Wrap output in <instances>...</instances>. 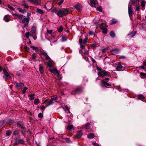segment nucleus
Returning a JSON list of instances; mask_svg holds the SVG:
<instances>
[{
  "instance_id": "f257e3e1",
  "label": "nucleus",
  "mask_w": 146,
  "mask_h": 146,
  "mask_svg": "<svg viewBox=\"0 0 146 146\" xmlns=\"http://www.w3.org/2000/svg\"><path fill=\"white\" fill-rule=\"evenodd\" d=\"M68 11L66 9H60L59 8H54L51 10V12L52 14L55 13L60 17L67 15L68 13Z\"/></svg>"
},
{
  "instance_id": "f03ea898",
  "label": "nucleus",
  "mask_w": 146,
  "mask_h": 146,
  "mask_svg": "<svg viewBox=\"0 0 146 146\" xmlns=\"http://www.w3.org/2000/svg\"><path fill=\"white\" fill-rule=\"evenodd\" d=\"M98 74L100 77H103L104 76H110L109 72L104 70L98 72Z\"/></svg>"
},
{
  "instance_id": "7ed1b4c3",
  "label": "nucleus",
  "mask_w": 146,
  "mask_h": 146,
  "mask_svg": "<svg viewBox=\"0 0 146 146\" xmlns=\"http://www.w3.org/2000/svg\"><path fill=\"white\" fill-rule=\"evenodd\" d=\"M22 21L23 23H24V27H28L29 22V19L28 18H24L22 20Z\"/></svg>"
},
{
  "instance_id": "20e7f679",
  "label": "nucleus",
  "mask_w": 146,
  "mask_h": 146,
  "mask_svg": "<svg viewBox=\"0 0 146 146\" xmlns=\"http://www.w3.org/2000/svg\"><path fill=\"white\" fill-rule=\"evenodd\" d=\"M4 75L3 76V78L5 79H7L10 77L9 74L7 72L6 69H4L3 70Z\"/></svg>"
},
{
  "instance_id": "39448f33",
  "label": "nucleus",
  "mask_w": 146,
  "mask_h": 146,
  "mask_svg": "<svg viewBox=\"0 0 146 146\" xmlns=\"http://www.w3.org/2000/svg\"><path fill=\"white\" fill-rule=\"evenodd\" d=\"M12 14L15 18L17 19L18 18L21 20H22L23 17L24 16V15H22L20 14H18L16 13H12Z\"/></svg>"
},
{
  "instance_id": "423d86ee",
  "label": "nucleus",
  "mask_w": 146,
  "mask_h": 146,
  "mask_svg": "<svg viewBox=\"0 0 146 146\" xmlns=\"http://www.w3.org/2000/svg\"><path fill=\"white\" fill-rule=\"evenodd\" d=\"M110 79L109 78H106L102 81V83L104 84L105 86H110L111 84H110L108 83H107V82H108V81Z\"/></svg>"
},
{
  "instance_id": "0eeeda50",
  "label": "nucleus",
  "mask_w": 146,
  "mask_h": 146,
  "mask_svg": "<svg viewBox=\"0 0 146 146\" xmlns=\"http://www.w3.org/2000/svg\"><path fill=\"white\" fill-rule=\"evenodd\" d=\"M90 5L92 7H95L97 4L98 2L96 0H90Z\"/></svg>"
},
{
  "instance_id": "6e6552de",
  "label": "nucleus",
  "mask_w": 146,
  "mask_h": 146,
  "mask_svg": "<svg viewBox=\"0 0 146 146\" xmlns=\"http://www.w3.org/2000/svg\"><path fill=\"white\" fill-rule=\"evenodd\" d=\"M74 7L78 11H80L82 10V7L80 4H78L75 5Z\"/></svg>"
},
{
  "instance_id": "1a4fd4ad",
  "label": "nucleus",
  "mask_w": 146,
  "mask_h": 146,
  "mask_svg": "<svg viewBox=\"0 0 146 146\" xmlns=\"http://www.w3.org/2000/svg\"><path fill=\"white\" fill-rule=\"evenodd\" d=\"M119 50L117 48H113L111 51V53L114 55L118 54L119 52Z\"/></svg>"
},
{
  "instance_id": "9d476101",
  "label": "nucleus",
  "mask_w": 146,
  "mask_h": 146,
  "mask_svg": "<svg viewBox=\"0 0 146 146\" xmlns=\"http://www.w3.org/2000/svg\"><path fill=\"white\" fill-rule=\"evenodd\" d=\"M31 32L34 35L36 34V27L35 26H33L31 28Z\"/></svg>"
},
{
  "instance_id": "9b49d317",
  "label": "nucleus",
  "mask_w": 146,
  "mask_h": 146,
  "mask_svg": "<svg viewBox=\"0 0 146 146\" xmlns=\"http://www.w3.org/2000/svg\"><path fill=\"white\" fill-rule=\"evenodd\" d=\"M16 86L17 88L21 89L24 86V84L21 82L17 83Z\"/></svg>"
},
{
  "instance_id": "f8f14e48",
  "label": "nucleus",
  "mask_w": 146,
  "mask_h": 146,
  "mask_svg": "<svg viewBox=\"0 0 146 146\" xmlns=\"http://www.w3.org/2000/svg\"><path fill=\"white\" fill-rule=\"evenodd\" d=\"M76 93H80L82 92V89L80 87H77L75 90Z\"/></svg>"
},
{
  "instance_id": "ddd939ff",
  "label": "nucleus",
  "mask_w": 146,
  "mask_h": 146,
  "mask_svg": "<svg viewBox=\"0 0 146 146\" xmlns=\"http://www.w3.org/2000/svg\"><path fill=\"white\" fill-rule=\"evenodd\" d=\"M117 63V64L118 65V66L116 68V69L117 71H120L123 68V66L120 64L119 62H118Z\"/></svg>"
},
{
  "instance_id": "4468645a",
  "label": "nucleus",
  "mask_w": 146,
  "mask_h": 146,
  "mask_svg": "<svg viewBox=\"0 0 146 146\" xmlns=\"http://www.w3.org/2000/svg\"><path fill=\"white\" fill-rule=\"evenodd\" d=\"M10 17V16L9 15H5L4 18V21L6 22H8L9 21L10 19H9V18Z\"/></svg>"
},
{
  "instance_id": "2eb2a0df",
  "label": "nucleus",
  "mask_w": 146,
  "mask_h": 146,
  "mask_svg": "<svg viewBox=\"0 0 146 146\" xmlns=\"http://www.w3.org/2000/svg\"><path fill=\"white\" fill-rule=\"evenodd\" d=\"M133 9L131 7H130L128 6V13L129 16H131L132 15L133 13Z\"/></svg>"
},
{
  "instance_id": "dca6fc26",
  "label": "nucleus",
  "mask_w": 146,
  "mask_h": 146,
  "mask_svg": "<svg viewBox=\"0 0 146 146\" xmlns=\"http://www.w3.org/2000/svg\"><path fill=\"white\" fill-rule=\"evenodd\" d=\"M49 70L52 73L54 74H56L58 71L56 68H54L53 69L50 68L49 69Z\"/></svg>"
},
{
  "instance_id": "f3484780",
  "label": "nucleus",
  "mask_w": 146,
  "mask_h": 146,
  "mask_svg": "<svg viewBox=\"0 0 146 146\" xmlns=\"http://www.w3.org/2000/svg\"><path fill=\"white\" fill-rule=\"evenodd\" d=\"M41 4L40 0H35L34 1L33 4H34L35 5H38Z\"/></svg>"
},
{
  "instance_id": "a211bd4d",
  "label": "nucleus",
  "mask_w": 146,
  "mask_h": 146,
  "mask_svg": "<svg viewBox=\"0 0 146 146\" xmlns=\"http://www.w3.org/2000/svg\"><path fill=\"white\" fill-rule=\"evenodd\" d=\"M82 135V131L81 130L78 132L77 135V137L78 138L81 137Z\"/></svg>"
},
{
  "instance_id": "6ab92c4d",
  "label": "nucleus",
  "mask_w": 146,
  "mask_h": 146,
  "mask_svg": "<svg viewBox=\"0 0 146 146\" xmlns=\"http://www.w3.org/2000/svg\"><path fill=\"white\" fill-rule=\"evenodd\" d=\"M88 137L90 139H92L94 137V135L92 133H90L87 135Z\"/></svg>"
},
{
  "instance_id": "aec40b11",
  "label": "nucleus",
  "mask_w": 146,
  "mask_h": 146,
  "mask_svg": "<svg viewBox=\"0 0 146 146\" xmlns=\"http://www.w3.org/2000/svg\"><path fill=\"white\" fill-rule=\"evenodd\" d=\"M36 11L38 13L41 14H43L44 13V11L42 10L39 9H37L36 10Z\"/></svg>"
},
{
  "instance_id": "412c9836",
  "label": "nucleus",
  "mask_w": 146,
  "mask_h": 146,
  "mask_svg": "<svg viewBox=\"0 0 146 146\" xmlns=\"http://www.w3.org/2000/svg\"><path fill=\"white\" fill-rule=\"evenodd\" d=\"M54 103V102L52 100L50 99V100L48 102V104L46 105V107H47L52 104Z\"/></svg>"
},
{
  "instance_id": "4be33fe9",
  "label": "nucleus",
  "mask_w": 146,
  "mask_h": 146,
  "mask_svg": "<svg viewBox=\"0 0 146 146\" xmlns=\"http://www.w3.org/2000/svg\"><path fill=\"white\" fill-rule=\"evenodd\" d=\"M43 67L41 65H39V70L41 73H42L43 72Z\"/></svg>"
},
{
  "instance_id": "5701e85b",
  "label": "nucleus",
  "mask_w": 146,
  "mask_h": 146,
  "mask_svg": "<svg viewBox=\"0 0 146 146\" xmlns=\"http://www.w3.org/2000/svg\"><path fill=\"white\" fill-rule=\"evenodd\" d=\"M18 142H19L20 144H25V141L23 139H18Z\"/></svg>"
},
{
  "instance_id": "b1692460",
  "label": "nucleus",
  "mask_w": 146,
  "mask_h": 146,
  "mask_svg": "<svg viewBox=\"0 0 146 146\" xmlns=\"http://www.w3.org/2000/svg\"><path fill=\"white\" fill-rule=\"evenodd\" d=\"M140 75L141 76V78L146 77V74L145 73L141 72L140 73Z\"/></svg>"
},
{
  "instance_id": "393cba45",
  "label": "nucleus",
  "mask_w": 146,
  "mask_h": 146,
  "mask_svg": "<svg viewBox=\"0 0 146 146\" xmlns=\"http://www.w3.org/2000/svg\"><path fill=\"white\" fill-rule=\"evenodd\" d=\"M47 65L50 68L52 66V64L50 60H49L47 62Z\"/></svg>"
},
{
  "instance_id": "a878e982",
  "label": "nucleus",
  "mask_w": 146,
  "mask_h": 146,
  "mask_svg": "<svg viewBox=\"0 0 146 146\" xmlns=\"http://www.w3.org/2000/svg\"><path fill=\"white\" fill-rule=\"evenodd\" d=\"M22 5L24 6L26 8H27L29 7L28 4L25 1L23 2Z\"/></svg>"
},
{
  "instance_id": "bb28decb",
  "label": "nucleus",
  "mask_w": 146,
  "mask_h": 146,
  "mask_svg": "<svg viewBox=\"0 0 146 146\" xmlns=\"http://www.w3.org/2000/svg\"><path fill=\"white\" fill-rule=\"evenodd\" d=\"M90 124L88 123H87L86 124L84 127V128H85L86 129H88L90 128Z\"/></svg>"
},
{
  "instance_id": "cd10ccee",
  "label": "nucleus",
  "mask_w": 146,
  "mask_h": 146,
  "mask_svg": "<svg viewBox=\"0 0 146 146\" xmlns=\"http://www.w3.org/2000/svg\"><path fill=\"white\" fill-rule=\"evenodd\" d=\"M117 23V21L115 19L111 20L110 21V24L111 25H113L116 23Z\"/></svg>"
},
{
  "instance_id": "c85d7f7f",
  "label": "nucleus",
  "mask_w": 146,
  "mask_h": 146,
  "mask_svg": "<svg viewBox=\"0 0 146 146\" xmlns=\"http://www.w3.org/2000/svg\"><path fill=\"white\" fill-rule=\"evenodd\" d=\"M19 144H20L19 142H18V139H16L15 142L13 144V145L14 146H15V145H18Z\"/></svg>"
},
{
  "instance_id": "c756f323",
  "label": "nucleus",
  "mask_w": 146,
  "mask_h": 146,
  "mask_svg": "<svg viewBox=\"0 0 146 146\" xmlns=\"http://www.w3.org/2000/svg\"><path fill=\"white\" fill-rule=\"evenodd\" d=\"M110 36L112 38H114L115 36V35L113 31H111L110 33Z\"/></svg>"
},
{
  "instance_id": "7c9ffc66",
  "label": "nucleus",
  "mask_w": 146,
  "mask_h": 146,
  "mask_svg": "<svg viewBox=\"0 0 146 146\" xmlns=\"http://www.w3.org/2000/svg\"><path fill=\"white\" fill-rule=\"evenodd\" d=\"M141 6L142 7H144L145 6V2L144 1H142L141 2Z\"/></svg>"
},
{
  "instance_id": "2f4dec72",
  "label": "nucleus",
  "mask_w": 146,
  "mask_h": 146,
  "mask_svg": "<svg viewBox=\"0 0 146 146\" xmlns=\"http://www.w3.org/2000/svg\"><path fill=\"white\" fill-rule=\"evenodd\" d=\"M39 103V101L38 99H36L34 101V103L35 105H37Z\"/></svg>"
},
{
  "instance_id": "473e14b6",
  "label": "nucleus",
  "mask_w": 146,
  "mask_h": 146,
  "mask_svg": "<svg viewBox=\"0 0 146 146\" xmlns=\"http://www.w3.org/2000/svg\"><path fill=\"white\" fill-rule=\"evenodd\" d=\"M37 56L36 54L34 53L32 56V59L34 60H35L36 59V58Z\"/></svg>"
},
{
  "instance_id": "72a5a7b5",
  "label": "nucleus",
  "mask_w": 146,
  "mask_h": 146,
  "mask_svg": "<svg viewBox=\"0 0 146 146\" xmlns=\"http://www.w3.org/2000/svg\"><path fill=\"white\" fill-rule=\"evenodd\" d=\"M106 26V25L104 24V23H102L101 24L100 26V27L101 29H103V28H105V27Z\"/></svg>"
},
{
  "instance_id": "f704fd0d",
  "label": "nucleus",
  "mask_w": 146,
  "mask_h": 146,
  "mask_svg": "<svg viewBox=\"0 0 146 146\" xmlns=\"http://www.w3.org/2000/svg\"><path fill=\"white\" fill-rule=\"evenodd\" d=\"M103 30L102 33L104 34H107V29L106 28H103L102 29Z\"/></svg>"
},
{
  "instance_id": "c9c22d12",
  "label": "nucleus",
  "mask_w": 146,
  "mask_h": 146,
  "mask_svg": "<svg viewBox=\"0 0 146 146\" xmlns=\"http://www.w3.org/2000/svg\"><path fill=\"white\" fill-rule=\"evenodd\" d=\"M19 134V131L17 130H15L13 132V134L14 135H17Z\"/></svg>"
},
{
  "instance_id": "e433bc0d",
  "label": "nucleus",
  "mask_w": 146,
  "mask_h": 146,
  "mask_svg": "<svg viewBox=\"0 0 146 146\" xmlns=\"http://www.w3.org/2000/svg\"><path fill=\"white\" fill-rule=\"evenodd\" d=\"M67 40V38L65 36H63L62 38V42L66 41Z\"/></svg>"
},
{
  "instance_id": "4c0bfd02",
  "label": "nucleus",
  "mask_w": 146,
  "mask_h": 146,
  "mask_svg": "<svg viewBox=\"0 0 146 146\" xmlns=\"http://www.w3.org/2000/svg\"><path fill=\"white\" fill-rule=\"evenodd\" d=\"M35 95L34 94H33L32 95L30 94L29 95V97L31 98V100H33L34 99Z\"/></svg>"
},
{
  "instance_id": "58836bf2",
  "label": "nucleus",
  "mask_w": 146,
  "mask_h": 146,
  "mask_svg": "<svg viewBox=\"0 0 146 146\" xmlns=\"http://www.w3.org/2000/svg\"><path fill=\"white\" fill-rule=\"evenodd\" d=\"M8 7L11 10L14 11L15 9V8H14L13 7L9 5H8Z\"/></svg>"
},
{
  "instance_id": "ea45409f",
  "label": "nucleus",
  "mask_w": 146,
  "mask_h": 146,
  "mask_svg": "<svg viewBox=\"0 0 146 146\" xmlns=\"http://www.w3.org/2000/svg\"><path fill=\"white\" fill-rule=\"evenodd\" d=\"M138 98L139 99L142 100L144 98V97L143 95H139Z\"/></svg>"
},
{
  "instance_id": "a19ab883",
  "label": "nucleus",
  "mask_w": 146,
  "mask_h": 146,
  "mask_svg": "<svg viewBox=\"0 0 146 146\" xmlns=\"http://www.w3.org/2000/svg\"><path fill=\"white\" fill-rule=\"evenodd\" d=\"M73 128V126L72 125H70L68 126V129L69 130H70Z\"/></svg>"
},
{
  "instance_id": "79ce46f5",
  "label": "nucleus",
  "mask_w": 146,
  "mask_h": 146,
  "mask_svg": "<svg viewBox=\"0 0 146 146\" xmlns=\"http://www.w3.org/2000/svg\"><path fill=\"white\" fill-rule=\"evenodd\" d=\"M28 89V88L27 87H25L24 88L23 90V94L25 93L26 92L27 90Z\"/></svg>"
},
{
  "instance_id": "37998d69",
  "label": "nucleus",
  "mask_w": 146,
  "mask_h": 146,
  "mask_svg": "<svg viewBox=\"0 0 146 146\" xmlns=\"http://www.w3.org/2000/svg\"><path fill=\"white\" fill-rule=\"evenodd\" d=\"M82 51L83 53L85 54L87 52V50L85 49V48L82 49Z\"/></svg>"
},
{
  "instance_id": "c03bdc74",
  "label": "nucleus",
  "mask_w": 146,
  "mask_h": 146,
  "mask_svg": "<svg viewBox=\"0 0 146 146\" xmlns=\"http://www.w3.org/2000/svg\"><path fill=\"white\" fill-rule=\"evenodd\" d=\"M25 35L26 37L28 38L29 37V32L26 33L25 34Z\"/></svg>"
},
{
  "instance_id": "a18cd8bd",
  "label": "nucleus",
  "mask_w": 146,
  "mask_h": 146,
  "mask_svg": "<svg viewBox=\"0 0 146 146\" xmlns=\"http://www.w3.org/2000/svg\"><path fill=\"white\" fill-rule=\"evenodd\" d=\"M51 100H57L58 99L57 98V97H54V96H53L52 97L51 99Z\"/></svg>"
},
{
  "instance_id": "49530a36",
  "label": "nucleus",
  "mask_w": 146,
  "mask_h": 146,
  "mask_svg": "<svg viewBox=\"0 0 146 146\" xmlns=\"http://www.w3.org/2000/svg\"><path fill=\"white\" fill-rule=\"evenodd\" d=\"M24 48L25 51L27 52H29L30 50V48L27 46H25Z\"/></svg>"
},
{
  "instance_id": "de8ad7c7",
  "label": "nucleus",
  "mask_w": 146,
  "mask_h": 146,
  "mask_svg": "<svg viewBox=\"0 0 146 146\" xmlns=\"http://www.w3.org/2000/svg\"><path fill=\"white\" fill-rule=\"evenodd\" d=\"M63 29V28L62 27H60L58 29V32L59 33L61 32Z\"/></svg>"
},
{
  "instance_id": "09e8293b",
  "label": "nucleus",
  "mask_w": 146,
  "mask_h": 146,
  "mask_svg": "<svg viewBox=\"0 0 146 146\" xmlns=\"http://www.w3.org/2000/svg\"><path fill=\"white\" fill-rule=\"evenodd\" d=\"M31 47L32 48L33 50H36L38 49V47H35L33 46H32Z\"/></svg>"
},
{
  "instance_id": "8fccbe9b",
  "label": "nucleus",
  "mask_w": 146,
  "mask_h": 146,
  "mask_svg": "<svg viewBox=\"0 0 146 146\" xmlns=\"http://www.w3.org/2000/svg\"><path fill=\"white\" fill-rule=\"evenodd\" d=\"M46 58V60H49L50 59V58L49 56L47 54H46L45 56Z\"/></svg>"
},
{
  "instance_id": "3c124183",
  "label": "nucleus",
  "mask_w": 146,
  "mask_h": 146,
  "mask_svg": "<svg viewBox=\"0 0 146 146\" xmlns=\"http://www.w3.org/2000/svg\"><path fill=\"white\" fill-rule=\"evenodd\" d=\"M46 58V60H49L50 59V58L49 56L47 54H46L45 56Z\"/></svg>"
},
{
  "instance_id": "603ef678",
  "label": "nucleus",
  "mask_w": 146,
  "mask_h": 146,
  "mask_svg": "<svg viewBox=\"0 0 146 146\" xmlns=\"http://www.w3.org/2000/svg\"><path fill=\"white\" fill-rule=\"evenodd\" d=\"M11 133V132L10 131H8L6 133V135L7 136H9Z\"/></svg>"
},
{
  "instance_id": "864d4df0",
  "label": "nucleus",
  "mask_w": 146,
  "mask_h": 146,
  "mask_svg": "<svg viewBox=\"0 0 146 146\" xmlns=\"http://www.w3.org/2000/svg\"><path fill=\"white\" fill-rule=\"evenodd\" d=\"M52 32V31L51 30H48V29L47 31V33L48 34H51Z\"/></svg>"
},
{
  "instance_id": "5fc2aeb1",
  "label": "nucleus",
  "mask_w": 146,
  "mask_h": 146,
  "mask_svg": "<svg viewBox=\"0 0 146 146\" xmlns=\"http://www.w3.org/2000/svg\"><path fill=\"white\" fill-rule=\"evenodd\" d=\"M97 10L100 12H102V8L100 7H98L97 8Z\"/></svg>"
},
{
  "instance_id": "6e6d98bb",
  "label": "nucleus",
  "mask_w": 146,
  "mask_h": 146,
  "mask_svg": "<svg viewBox=\"0 0 146 146\" xmlns=\"http://www.w3.org/2000/svg\"><path fill=\"white\" fill-rule=\"evenodd\" d=\"M63 2H64V0H62L61 1H60L58 3V5L59 6H60V5H61L62 3Z\"/></svg>"
},
{
  "instance_id": "4d7b16f0",
  "label": "nucleus",
  "mask_w": 146,
  "mask_h": 146,
  "mask_svg": "<svg viewBox=\"0 0 146 146\" xmlns=\"http://www.w3.org/2000/svg\"><path fill=\"white\" fill-rule=\"evenodd\" d=\"M108 50V48H106L104 49H102L101 50V51L103 52H105L106 51H107Z\"/></svg>"
},
{
  "instance_id": "13d9d810",
  "label": "nucleus",
  "mask_w": 146,
  "mask_h": 146,
  "mask_svg": "<svg viewBox=\"0 0 146 146\" xmlns=\"http://www.w3.org/2000/svg\"><path fill=\"white\" fill-rule=\"evenodd\" d=\"M42 54L45 56L47 54V53L43 51L42 52Z\"/></svg>"
},
{
  "instance_id": "bf43d9fd",
  "label": "nucleus",
  "mask_w": 146,
  "mask_h": 146,
  "mask_svg": "<svg viewBox=\"0 0 146 146\" xmlns=\"http://www.w3.org/2000/svg\"><path fill=\"white\" fill-rule=\"evenodd\" d=\"M94 32L92 31H90L89 33V34L91 35H94Z\"/></svg>"
},
{
  "instance_id": "052dcab7",
  "label": "nucleus",
  "mask_w": 146,
  "mask_h": 146,
  "mask_svg": "<svg viewBox=\"0 0 146 146\" xmlns=\"http://www.w3.org/2000/svg\"><path fill=\"white\" fill-rule=\"evenodd\" d=\"M38 116L39 117H42L43 115L42 113H40L38 114Z\"/></svg>"
},
{
  "instance_id": "680f3d73",
  "label": "nucleus",
  "mask_w": 146,
  "mask_h": 146,
  "mask_svg": "<svg viewBox=\"0 0 146 146\" xmlns=\"http://www.w3.org/2000/svg\"><path fill=\"white\" fill-rule=\"evenodd\" d=\"M79 42L80 44L83 43L82 39V38H80L79 40Z\"/></svg>"
},
{
  "instance_id": "e2e57ef3",
  "label": "nucleus",
  "mask_w": 146,
  "mask_h": 146,
  "mask_svg": "<svg viewBox=\"0 0 146 146\" xmlns=\"http://www.w3.org/2000/svg\"><path fill=\"white\" fill-rule=\"evenodd\" d=\"M120 58L121 59H125L126 58V57L125 56H120Z\"/></svg>"
},
{
  "instance_id": "0e129e2a",
  "label": "nucleus",
  "mask_w": 146,
  "mask_h": 146,
  "mask_svg": "<svg viewBox=\"0 0 146 146\" xmlns=\"http://www.w3.org/2000/svg\"><path fill=\"white\" fill-rule=\"evenodd\" d=\"M88 38H86L83 41V43L85 44L86 42H87V40Z\"/></svg>"
},
{
  "instance_id": "69168bd1",
  "label": "nucleus",
  "mask_w": 146,
  "mask_h": 146,
  "mask_svg": "<svg viewBox=\"0 0 146 146\" xmlns=\"http://www.w3.org/2000/svg\"><path fill=\"white\" fill-rule=\"evenodd\" d=\"M92 144L94 146H99V145L97 144V143H96V142L93 143Z\"/></svg>"
},
{
  "instance_id": "338daca9",
  "label": "nucleus",
  "mask_w": 146,
  "mask_h": 146,
  "mask_svg": "<svg viewBox=\"0 0 146 146\" xmlns=\"http://www.w3.org/2000/svg\"><path fill=\"white\" fill-rule=\"evenodd\" d=\"M81 48V49L83 48H85V45H80Z\"/></svg>"
},
{
  "instance_id": "774afa93",
  "label": "nucleus",
  "mask_w": 146,
  "mask_h": 146,
  "mask_svg": "<svg viewBox=\"0 0 146 146\" xmlns=\"http://www.w3.org/2000/svg\"><path fill=\"white\" fill-rule=\"evenodd\" d=\"M45 108V107L44 106H42L41 107V109L42 110H44Z\"/></svg>"
}]
</instances>
